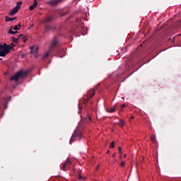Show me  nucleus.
<instances>
[{"mask_svg": "<svg viewBox=\"0 0 181 181\" xmlns=\"http://www.w3.org/2000/svg\"><path fill=\"white\" fill-rule=\"evenodd\" d=\"M19 38L22 39L23 42H26V40H28V39L26 38V37L23 36V35H20L18 36Z\"/></svg>", "mask_w": 181, "mask_h": 181, "instance_id": "nucleus-19", "label": "nucleus"}, {"mask_svg": "<svg viewBox=\"0 0 181 181\" xmlns=\"http://www.w3.org/2000/svg\"><path fill=\"white\" fill-rule=\"evenodd\" d=\"M124 158H127V154H125V155L124 156Z\"/></svg>", "mask_w": 181, "mask_h": 181, "instance_id": "nucleus-34", "label": "nucleus"}, {"mask_svg": "<svg viewBox=\"0 0 181 181\" xmlns=\"http://www.w3.org/2000/svg\"><path fill=\"white\" fill-rule=\"evenodd\" d=\"M115 146V143L112 141L111 144L110 145L109 148H114Z\"/></svg>", "mask_w": 181, "mask_h": 181, "instance_id": "nucleus-24", "label": "nucleus"}, {"mask_svg": "<svg viewBox=\"0 0 181 181\" xmlns=\"http://www.w3.org/2000/svg\"><path fill=\"white\" fill-rule=\"evenodd\" d=\"M28 76V72L25 71H19L10 78V81H19L20 78H23Z\"/></svg>", "mask_w": 181, "mask_h": 181, "instance_id": "nucleus-2", "label": "nucleus"}, {"mask_svg": "<svg viewBox=\"0 0 181 181\" xmlns=\"http://www.w3.org/2000/svg\"><path fill=\"white\" fill-rule=\"evenodd\" d=\"M77 138H78L79 141L81 139V132H80V130L78 129L74 130L70 139V141H69L70 145H71V144H73L76 141V139H77Z\"/></svg>", "mask_w": 181, "mask_h": 181, "instance_id": "nucleus-3", "label": "nucleus"}, {"mask_svg": "<svg viewBox=\"0 0 181 181\" xmlns=\"http://www.w3.org/2000/svg\"><path fill=\"white\" fill-rule=\"evenodd\" d=\"M18 18L13 17V18H10L9 16L6 17V22H13V21H16Z\"/></svg>", "mask_w": 181, "mask_h": 181, "instance_id": "nucleus-15", "label": "nucleus"}, {"mask_svg": "<svg viewBox=\"0 0 181 181\" xmlns=\"http://www.w3.org/2000/svg\"><path fill=\"white\" fill-rule=\"evenodd\" d=\"M151 140L154 142V144H158V141H156V138L155 137V135L151 136Z\"/></svg>", "mask_w": 181, "mask_h": 181, "instance_id": "nucleus-18", "label": "nucleus"}, {"mask_svg": "<svg viewBox=\"0 0 181 181\" xmlns=\"http://www.w3.org/2000/svg\"><path fill=\"white\" fill-rule=\"evenodd\" d=\"M83 18H81V17H78L77 18H76V22L78 23H81L82 22H83Z\"/></svg>", "mask_w": 181, "mask_h": 181, "instance_id": "nucleus-20", "label": "nucleus"}, {"mask_svg": "<svg viewBox=\"0 0 181 181\" xmlns=\"http://www.w3.org/2000/svg\"><path fill=\"white\" fill-rule=\"evenodd\" d=\"M134 116H132L130 119H134Z\"/></svg>", "mask_w": 181, "mask_h": 181, "instance_id": "nucleus-32", "label": "nucleus"}, {"mask_svg": "<svg viewBox=\"0 0 181 181\" xmlns=\"http://www.w3.org/2000/svg\"><path fill=\"white\" fill-rule=\"evenodd\" d=\"M50 52H52V48H49L48 51L43 54L42 60H45V59H47L49 57V54H50Z\"/></svg>", "mask_w": 181, "mask_h": 181, "instance_id": "nucleus-12", "label": "nucleus"}, {"mask_svg": "<svg viewBox=\"0 0 181 181\" xmlns=\"http://www.w3.org/2000/svg\"><path fill=\"white\" fill-rule=\"evenodd\" d=\"M70 165H71V163L69 160H66L65 162V164H64L62 166V170L64 171L67 170V169L69 168V166H70Z\"/></svg>", "mask_w": 181, "mask_h": 181, "instance_id": "nucleus-11", "label": "nucleus"}, {"mask_svg": "<svg viewBox=\"0 0 181 181\" xmlns=\"http://www.w3.org/2000/svg\"><path fill=\"white\" fill-rule=\"evenodd\" d=\"M117 125H119V127H124V125H125V122L119 119V122H117Z\"/></svg>", "mask_w": 181, "mask_h": 181, "instance_id": "nucleus-16", "label": "nucleus"}, {"mask_svg": "<svg viewBox=\"0 0 181 181\" xmlns=\"http://www.w3.org/2000/svg\"><path fill=\"white\" fill-rule=\"evenodd\" d=\"M33 49H35V46L30 47V53L31 54H34L35 57L37 59V57H39V54L37 53L39 52V47H36L35 50H33Z\"/></svg>", "mask_w": 181, "mask_h": 181, "instance_id": "nucleus-7", "label": "nucleus"}, {"mask_svg": "<svg viewBox=\"0 0 181 181\" xmlns=\"http://www.w3.org/2000/svg\"><path fill=\"white\" fill-rule=\"evenodd\" d=\"M13 27H11V28L8 29V33L10 35H15V33H18V31H13Z\"/></svg>", "mask_w": 181, "mask_h": 181, "instance_id": "nucleus-17", "label": "nucleus"}, {"mask_svg": "<svg viewBox=\"0 0 181 181\" xmlns=\"http://www.w3.org/2000/svg\"><path fill=\"white\" fill-rule=\"evenodd\" d=\"M125 165V163L124 161H122L120 163V166H124Z\"/></svg>", "mask_w": 181, "mask_h": 181, "instance_id": "nucleus-25", "label": "nucleus"}, {"mask_svg": "<svg viewBox=\"0 0 181 181\" xmlns=\"http://www.w3.org/2000/svg\"><path fill=\"white\" fill-rule=\"evenodd\" d=\"M106 111L109 113L115 112V111H117V104L113 107L106 110Z\"/></svg>", "mask_w": 181, "mask_h": 181, "instance_id": "nucleus-14", "label": "nucleus"}, {"mask_svg": "<svg viewBox=\"0 0 181 181\" xmlns=\"http://www.w3.org/2000/svg\"><path fill=\"white\" fill-rule=\"evenodd\" d=\"M0 60H2V58H0Z\"/></svg>", "mask_w": 181, "mask_h": 181, "instance_id": "nucleus-36", "label": "nucleus"}, {"mask_svg": "<svg viewBox=\"0 0 181 181\" xmlns=\"http://www.w3.org/2000/svg\"><path fill=\"white\" fill-rule=\"evenodd\" d=\"M118 149H119V153H121V151H122L121 147H118Z\"/></svg>", "mask_w": 181, "mask_h": 181, "instance_id": "nucleus-28", "label": "nucleus"}, {"mask_svg": "<svg viewBox=\"0 0 181 181\" xmlns=\"http://www.w3.org/2000/svg\"><path fill=\"white\" fill-rule=\"evenodd\" d=\"M54 30H56L55 25H45L44 33H47L48 32H54Z\"/></svg>", "mask_w": 181, "mask_h": 181, "instance_id": "nucleus-6", "label": "nucleus"}, {"mask_svg": "<svg viewBox=\"0 0 181 181\" xmlns=\"http://www.w3.org/2000/svg\"><path fill=\"white\" fill-rule=\"evenodd\" d=\"M37 6V1L34 0L33 4L30 6L29 9H30V11H33V9H35V8H36Z\"/></svg>", "mask_w": 181, "mask_h": 181, "instance_id": "nucleus-13", "label": "nucleus"}, {"mask_svg": "<svg viewBox=\"0 0 181 181\" xmlns=\"http://www.w3.org/2000/svg\"><path fill=\"white\" fill-rule=\"evenodd\" d=\"M78 179L79 180H81V179H83V177L81 176V175H78Z\"/></svg>", "mask_w": 181, "mask_h": 181, "instance_id": "nucleus-27", "label": "nucleus"}, {"mask_svg": "<svg viewBox=\"0 0 181 181\" xmlns=\"http://www.w3.org/2000/svg\"><path fill=\"white\" fill-rule=\"evenodd\" d=\"M94 94H95V91H94V90H90V91L88 92V96L86 99H84L83 104H84V105H87V103H88V101H90V98H92V97L94 96Z\"/></svg>", "mask_w": 181, "mask_h": 181, "instance_id": "nucleus-5", "label": "nucleus"}, {"mask_svg": "<svg viewBox=\"0 0 181 181\" xmlns=\"http://www.w3.org/2000/svg\"><path fill=\"white\" fill-rule=\"evenodd\" d=\"M21 6L22 1L17 2V5L10 11V15L11 16H13V15H15V13H16L19 11V9H21Z\"/></svg>", "mask_w": 181, "mask_h": 181, "instance_id": "nucleus-4", "label": "nucleus"}, {"mask_svg": "<svg viewBox=\"0 0 181 181\" xmlns=\"http://www.w3.org/2000/svg\"><path fill=\"white\" fill-rule=\"evenodd\" d=\"M19 29H21V24H18L13 28V30H19Z\"/></svg>", "mask_w": 181, "mask_h": 181, "instance_id": "nucleus-21", "label": "nucleus"}, {"mask_svg": "<svg viewBox=\"0 0 181 181\" xmlns=\"http://www.w3.org/2000/svg\"><path fill=\"white\" fill-rule=\"evenodd\" d=\"M12 46L4 43V45L2 44L0 45V57H5L11 50H12Z\"/></svg>", "mask_w": 181, "mask_h": 181, "instance_id": "nucleus-1", "label": "nucleus"}, {"mask_svg": "<svg viewBox=\"0 0 181 181\" xmlns=\"http://www.w3.org/2000/svg\"><path fill=\"white\" fill-rule=\"evenodd\" d=\"M54 19V17L53 16H49L47 18H45L43 20H42V23H49L50 22H52V21Z\"/></svg>", "mask_w": 181, "mask_h": 181, "instance_id": "nucleus-10", "label": "nucleus"}, {"mask_svg": "<svg viewBox=\"0 0 181 181\" xmlns=\"http://www.w3.org/2000/svg\"><path fill=\"white\" fill-rule=\"evenodd\" d=\"M107 153H110V151H107Z\"/></svg>", "mask_w": 181, "mask_h": 181, "instance_id": "nucleus-35", "label": "nucleus"}, {"mask_svg": "<svg viewBox=\"0 0 181 181\" xmlns=\"http://www.w3.org/2000/svg\"><path fill=\"white\" fill-rule=\"evenodd\" d=\"M78 114H80V112H81V110H83V107H81V105L80 104H78Z\"/></svg>", "mask_w": 181, "mask_h": 181, "instance_id": "nucleus-23", "label": "nucleus"}, {"mask_svg": "<svg viewBox=\"0 0 181 181\" xmlns=\"http://www.w3.org/2000/svg\"><path fill=\"white\" fill-rule=\"evenodd\" d=\"M114 156H115V153H114V154L112 155V158H114Z\"/></svg>", "mask_w": 181, "mask_h": 181, "instance_id": "nucleus-33", "label": "nucleus"}, {"mask_svg": "<svg viewBox=\"0 0 181 181\" xmlns=\"http://www.w3.org/2000/svg\"><path fill=\"white\" fill-rule=\"evenodd\" d=\"M62 0H51L47 2L48 5H50V6H56L59 2H62Z\"/></svg>", "mask_w": 181, "mask_h": 181, "instance_id": "nucleus-9", "label": "nucleus"}, {"mask_svg": "<svg viewBox=\"0 0 181 181\" xmlns=\"http://www.w3.org/2000/svg\"><path fill=\"white\" fill-rule=\"evenodd\" d=\"M88 118L89 121H91V117L88 116Z\"/></svg>", "mask_w": 181, "mask_h": 181, "instance_id": "nucleus-29", "label": "nucleus"}, {"mask_svg": "<svg viewBox=\"0 0 181 181\" xmlns=\"http://www.w3.org/2000/svg\"><path fill=\"white\" fill-rule=\"evenodd\" d=\"M11 46H13L12 47L13 48V47L15 46V45L13 43H11Z\"/></svg>", "mask_w": 181, "mask_h": 181, "instance_id": "nucleus-31", "label": "nucleus"}, {"mask_svg": "<svg viewBox=\"0 0 181 181\" xmlns=\"http://www.w3.org/2000/svg\"><path fill=\"white\" fill-rule=\"evenodd\" d=\"M98 168H100V165H98V167L96 168V170H98Z\"/></svg>", "mask_w": 181, "mask_h": 181, "instance_id": "nucleus-30", "label": "nucleus"}, {"mask_svg": "<svg viewBox=\"0 0 181 181\" xmlns=\"http://www.w3.org/2000/svg\"><path fill=\"white\" fill-rule=\"evenodd\" d=\"M57 43H59V37H57V36H54L52 41L51 42V46L49 47V49H51L52 47H54V46H56V45H57Z\"/></svg>", "mask_w": 181, "mask_h": 181, "instance_id": "nucleus-8", "label": "nucleus"}, {"mask_svg": "<svg viewBox=\"0 0 181 181\" xmlns=\"http://www.w3.org/2000/svg\"><path fill=\"white\" fill-rule=\"evenodd\" d=\"M13 40L14 43H18V42H19V37H18V38L13 37Z\"/></svg>", "mask_w": 181, "mask_h": 181, "instance_id": "nucleus-22", "label": "nucleus"}, {"mask_svg": "<svg viewBox=\"0 0 181 181\" xmlns=\"http://www.w3.org/2000/svg\"><path fill=\"white\" fill-rule=\"evenodd\" d=\"M125 107H126V105H125V104L122 105H121L122 110V108H125Z\"/></svg>", "mask_w": 181, "mask_h": 181, "instance_id": "nucleus-26", "label": "nucleus"}]
</instances>
